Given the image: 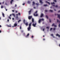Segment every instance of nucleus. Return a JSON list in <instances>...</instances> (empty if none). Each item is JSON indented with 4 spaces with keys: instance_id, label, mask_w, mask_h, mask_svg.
Listing matches in <instances>:
<instances>
[{
    "instance_id": "a211bd4d",
    "label": "nucleus",
    "mask_w": 60,
    "mask_h": 60,
    "mask_svg": "<svg viewBox=\"0 0 60 60\" xmlns=\"http://www.w3.org/2000/svg\"><path fill=\"white\" fill-rule=\"evenodd\" d=\"M51 4H52H52H55V3H54V2H53V3H51Z\"/></svg>"
},
{
    "instance_id": "69168bd1",
    "label": "nucleus",
    "mask_w": 60,
    "mask_h": 60,
    "mask_svg": "<svg viewBox=\"0 0 60 60\" xmlns=\"http://www.w3.org/2000/svg\"><path fill=\"white\" fill-rule=\"evenodd\" d=\"M0 27H2V26L1 25H0Z\"/></svg>"
},
{
    "instance_id": "393cba45",
    "label": "nucleus",
    "mask_w": 60,
    "mask_h": 60,
    "mask_svg": "<svg viewBox=\"0 0 60 60\" xmlns=\"http://www.w3.org/2000/svg\"><path fill=\"white\" fill-rule=\"evenodd\" d=\"M47 4H44V6H47Z\"/></svg>"
},
{
    "instance_id": "774afa93",
    "label": "nucleus",
    "mask_w": 60,
    "mask_h": 60,
    "mask_svg": "<svg viewBox=\"0 0 60 60\" xmlns=\"http://www.w3.org/2000/svg\"><path fill=\"white\" fill-rule=\"evenodd\" d=\"M34 9H35V7H34Z\"/></svg>"
},
{
    "instance_id": "e433bc0d",
    "label": "nucleus",
    "mask_w": 60,
    "mask_h": 60,
    "mask_svg": "<svg viewBox=\"0 0 60 60\" xmlns=\"http://www.w3.org/2000/svg\"><path fill=\"white\" fill-rule=\"evenodd\" d=\"M1 8H3V5H2L1 6Z\"/></svg>"
},
{
    "instance_id": "3c124183",
    "label": "nucleus",
    "mask_w": 60,
    "mask_h": 60,
    "mask_svg": "<svg viewBox=\"0 0 60 60\" xmlns=\"http://www.w3.org/2000/svg\"><path fill=\"white\" fill-rule=\"evenodd\" d=\"M25 33H23V35L24 36H25Z\"/></svg>"
},
{
    "instance_id": "49530a36",
    "label": "nucleus",
    "mask_w": 60,
    "mask_h": 60,
    "mask_svg": "<svg viewBox=\"0 0 60 60\" xmlns=\"http://www.w3.org/2000/svg\"><path fill=\"white\" fill-rule=\"evenodd\" d=\"M49 22H51V20H50V19H49Z\"/></svg>"
},
{
    "instance_id": "680f3d73",
    "label": "nucleus",
    "mask_w": 60,
    "mask_h": 60,
    "mask_svg": "<svg viewBox=\"0 0 60 60\" xmlns=\"http://www.w3.org/2000/svg\"><path fill=\"white\" fill-rule=\"evenodd\" d=\"M12 19H13V20H14V18H13Z\"/></svg>"
},
{
    "instance_id": "6ab92c4d",
    "label": "nucleus",
    "mask_w": 60,
    "mask_h": 60,
    "mask_svg": "<svg viewBox=\"0 0 60 60\" xmlns=\"http://www.w3.org/2000/svg\"><path fill=\"white\" fill-rule=\"evenodd\" d=\"M12 2H13V0H11V1L10 2V3L11 4H12Z\"/></svg>"
},
{
    "instance_id": "bb28decb",
    "label": "nucleus",
    "mask_w": 60,
    "mask_h": 60,
    "mask_svg": "<svg viewBox=\"0 0 60 60\" xmlns=\"http://www.w3.org/2000/svg\"><path fill=\"white\" fill-rule=\"evenodd\" d=\"M49 11H50L51 12H53V10H51V9H50V10H49Z\"/></svg>"
},
{
    "instance_id": "c9c22d12",
    "label": "nucleus",
    "mask_w": 60,
    "mask_h": 60,
    "mask_svg": "<svg viewBox=\"0 0 60 60\" xmlns=\"http://www.w3.org/2000/svg\"><path fill=\"white\" fill-rule=\"evenodd\" d=\"M55 30H56V28H53V30L54 31H55Z\"/></svg>"
},
{
    "instance_id": "c03bdc74",
    "label": "nucleus",
    "mask_w": 60,
    "mask_h": 60,
    "mask_svg": "<svg viewBox=\"0 0 60 60\" xmlns=\"http://www.w3.org/2000/svg\"><path fill=\"white\" fill-rule=\"evenodd\" d=\"M54 27H56V26H57L56 25H54Z\"/></svg>"
},
{
    "instance_id": "4c0bfd02",
    "label": "nucleus",
    "mask_w": 60,
    "mask_h": 60,
    "mask_svg": "<svg viewBox=\"0 0 60 60\" xmlns=\"http://www.w3.org/2000/svg\"><path fill=\"white\" fill-rule=\"evenodd\" d=\"M17 4H15V7H17Z\"/></svg>"
},
{
    "instance_id": "0eeeda50",
    "label": "nucleus",
    "mask_w": 60,
    "mask_h": 60,
    "mask_svg": "<svg viewBox=\"0 0 60 60\" xmlns=\"http://www.w3.org/2000/svg\"><path fill=\"white\" fill-rule=\"evenodd\" d=\"M2 13L3 17H5V16H4V13L3 12H2Z\"/></svg>"
},
{
    "instance_id": "bf43d9fd",
    "label": "nucleus",
    "mask_w": 60,
    "mask_h": 60,
    "mask_svg": "<svg viewBox=\"0 0 60 60\" xmlns=\"http://www.w3.org/2000/svg\"><path fill=\"white\" fill-rule=\"evenodd\" d=\"M44 30H45L44 28L43 29V31H44Z\"/></svg>"
},
{
    "instance_id": "de8ad7c7",
    "label": "nucleus",
    "mask_w": 60,
    "mask_h": 60,
    "mask_svg": "<svg viewBox=\"0 0 60 60\" xmlns=\"http://www.w3.org/2000/svg\"><path fill=\"white\" fill-rule=\"evenodd\" d=\"M31 38H34V36H31Z\"/></svg>"
},
{
    "instance_id": "aec40b11",
    "label": "nucleus",
    "mask_w": 60,
    "mask_h": 60,
    "mask_svg": "<svg viewBox=\"0 0 60 60\" xmlns=\"http://www.w3.org/2000/svg\"><path fill=\"white\" fill-rule=\"evenodd\" d=\"M28 22H26L25 23L26 25V26H28Z\"/></svg>"
},
{
    "instance_id": "13d9d810",
    "label": "nucleus",
    "mask_w": 60,
    "mask_h": 60,
    "mask_svg": "<svg viewBox=\"0 0 60 60\" xmlns=\"http://www.w3.org/2000/svg\"><path fill=\"white\" fill-rule=\"evenodd\" d=\"M2 33V31L1 30H0V33Z\"/></svg>"
},
{
    "instance_id": "603ef678",
    "label": "nucleus",
    "mask_w": 60,
    "mask_h": 60,
    "mask_svg": "<svg viewBox=\"0 0 60 60\" xmlns=\"http://www.w3.org/2000/svg\"><path fill=\"white\" fill-rule=\"evenodd\" d=\"M25 3H23L22 4V5H25Z\"/></svg>"
},
{
    "instance_id": "4d7b16f0",
    "label": "nucleus",
    "mask_w": 60,
    "mask_h": 60,
    "mask_svg": "<svg viewBox=\"0 0 60 60\" xmlns=\"http://www.w3.org/2000/svg\"><path fill=\"white\" fill-rule=\"evenodd\" d=\"M59 26L60 27V24H59Z\"/></svg>"
},
{
    "instance_id": "c756f323",
    "label": "nucleus",
    "mask_w": 60,
    "mask_h": 60,
    "mask_svg": "<svg viewBox=\"0 0 60 60\" xmlns=\"http://www.w3.org/2000/svg\"><path fill=\"white\" fill-rule=\"evenodd\" d=\"M20 21H21V20H19V21H18V23H19V22H20Z\"/></svg>"
},
{
    "instance_id": "f8f14e48",
    "label": "nucleus",
    "mask_w": 60,
    "mask_h": 60,
    "mask_svg": "<svg viewBox=\"0 0 60 60\" xmlns=\"http://www.w3.org/2000/svg\"><path fill=\"white\" fill-rule=\"evenodd\" d=\"M57 15L58 16V18L59 19H60V15H58L57 14Z\"/></svg>"
},
{
    "instance_id": "4be33fe9",
    "label": "nucleus",
    "mask_w": 60,
    "mask_h": 60,
    "mask_svg": "<svg viewBox=\"0 0 60 60\" xmlns=\"http://www.w3.org/2000/svg\"><path fill=\"white\" fill-rule=\"evenodd\" d=\"M49 26L47 27L46 28V29H49Z\"/></svg>"
},
{
    "instance_id": "412c9836",
    "label": "nucleus",
    "mask_w": 60,
    "mask_h": 60,
    "mask_svg": "<svg viewBox=\"0 0 60 60\" xmlns=\"http://www.w3.org/2000/svg\"><path fill=\"white\" fill-rule=\"evenodd\" d=\"M12 16H13L14 17H15V14H14V13H13L12 14Z\"/></svg>"
},
{
    "instance_id": "6e6552de",
    "label": "nucleus",
    "mask_w": 60,
    "mask_h": 60,
    "mask_svg": "<svg viewBox=\"0 0 60 60\" xmlns=\"http://www.w3.org/2000/svg\"><path fill=\"white\" fill-rule=\"evenodd\" d=\"M14 26H13V27H14V26L15 27L17 26V24L16 23H15L14 24Z\"/></svg>"
},
{
    "instance_id": "e2e57ef3",
    "label": "nucleus",
    "mask_w": 60,
    "mask_h": 60,
    "mask_svg": "<svg viewBox=\"0 0 60 60\" xmlns=\"http://www.w3.org/2000/svg\"><path fill=\"white\" fill-rule=\"evenodd\" d=\"M45 40V39H44H44H43V41Z\"/></svg>"
},
{
    "instance_id": "4468645a",
    "label": "nucleus",
    "mask_w": 60,
    "mask_h": 60,
    "mask_svg": "<svg viewBox=\"0 0 60 60\" xmlns=\"http://www.w3.org/2000/svg\"><path fill=\"white\" fill-rule=\"evenodd\" d=\"M56 36H58L59 37H60V35H59V34H56Z\"/></svg>"
},
{
    "instance_id": "6e6d98bb",
    "label": "nucleus",
    "mask_w": 60,
    "mask_h": 60,
    "mask_svg": "<svg viewBox=\"0 0 60 60\" xmlns=\"http://www.w3.org/2000/svg\"><path fill=\"white\" fill-rule=\"evenodd\" d=\"M15 12H16V13H17V12H18V11H16Z\"/></svg>"
},
{
    "instance_id": "79ce46f5",
    "label": "nucleus",
    "mask_w": 60,
    "mask_h": 60,
    "mask_svg": "<svg viewBox=\"0 0 60 60\" xmlns=\"http://www.w3.org/2000/svg\"><path fill=\"white\" fill-rule=\"evenodd\" d=\"M51 36H53V34H51Z\"/></svg>"
},
{
    "instance_id": "37998d69",
    "label": "nucleus",
    "mask_w": 60,
    "mask_h": 60,
    "mask_svg": "<svg viewBox=\"0 0 60 60\" xmlns=\"http://www.w3.org/2000/svg\"><path fill=\"white\" fill-rule=\"evenodd\" d=\"M28 4H30V2L28 1Z\"/></svg>"
},
{
    "instance_id": "0e129e2a",
    "label": "nucleus",
    "mask_w": 60,
    "mask_h": 60,
    "mask_svg": "<svg viewBox=\"0 0 60 60\" xmlns=\"http://www.w3.org/2000/svg\"><path fill=\"white\" fill-rule=\"evenodd\" d=\"M5 5H7V4L6 3H5Z\"/></svg>"
},
{
    "instance_id": "f704fd0d",
    "label": "nucleus",
    "mask_w": 60,
    "mask_h": 60,
    "mask_svg": "<svg viewBox=\"0 0 60 60\" xmlns=\"http://www.w3.org/2000/svg\"><path fill=\"white\" fill-rule=\"evenodd\" d=\"M21 28H21V26H20V29H21Z\"/></svg>"
},
{
    "instance_id": "338daca9",
    "label": "nucleus",
    "mask_w": 60,
    "mask_h": 60,
    "mask_svg": "<svg viewBox=\"0 0 60 60\" xmlns=\"http://www.w3.org/2000/svg\"><path fill=\"white\" fill-rule=\"evenodd\" d=\"M12 11H13V12H14V11L13 10H12Z\"/></svg>"
},
{
    "instance_id": "7c9ffc66",
    "label": "nucleus",
    "mask_w": 60,
    "mask_h": 60,
    "mask_svg": "<svg viewBox=\"0 0 60 60\" xmlns=\"http://www.w3.org/2000/svg\"><path fill=\"white\" fill-rule=\"evenodd\" d=\"M41 20H42V21H44V19H43L42 18V19H41Z\"/></svg>"
},
{
    "instance_id": "b1692460",
    "label": "nucleus",
    "mask_w": 60,
    "mask_h": 60,
    "mask_svg": "<svg viewBox=\"0 0 60 60\" xmlns=\"http://www.w3.org/2000/svg\"><path fill=\"white\" fill-rule=\"evenodd\" d=\"M55 26V24L54 23H53L52 25V26Z\"/></svg>"
},
{
    "instance_id": "c85d7f7f",
    "label": "nucleus",
    "mask_w": 60,
    "mask_h": 60,
    "mask_svg": "<svg viewBox=\"0 0 60 60\" xmlns=\"http://www.w3.org/2000/svg\"><path fill=\"white\" fill-rule=\"evenodd\" d=\"M57 23H58V22H59V20H58V19H57Z\"/></svg>"
},
{
    "instance_id": "09e8293b",
    "label": "nucleus",
    "mask_w": 60,
    "mask_h": 60,
    "mask_svg": "<svg viewBox=\"0 0 60 60\" xmlns=\"http://www.w3.org/2000/svg\"><path fill=\"white\" fill-rule=\"evenodd\" d=\"M45 12H47V11H48L47 10H45Z\"/></svg>"
},
{
    "instance_id": "a878e982",
    "label": "nucleus",
    "mask_w": 60,
    "mask_h": 60,
    "mask_svg": "<svg viewBox=\"0 0 60 60\" xmlns=\"http://www.w3.org/2000/svg\"><path fill=\"white\" fill-rule=\"evenodd\" d=\"M36 5H37V6H38V5H39V4L37 3H36Z\"/></svg>"
},
{
    "instance_id": "ea45409f",
    "label": "nucleus",
    "mask_w": 60,
    "mask_h": 60,
    "mask_svg": "<svg viewBox=\"0 0 60 60\" xmlns=\"http://www.w3.org/2000/svg\"><path fill=\"white\" fill-rule=\"evenodd\" d=\"M18 14L19 15H20V13H18Z\"/></svg>"
},
{
    "instance_id": "1a4fd4ad",
    "label": "nucleus",
    "mask_w": 60,
    "mask_h": 60,
    "mask_svg": "<svg viewBox=\"0 0 60 60\" xmlns=\"http://www.w3.org/2000/svg\"><path fill=\"white\" fill-rule=\"evenodd\" d=\"M41 19H39L38 21V23H41Z\"/></svg>"
},
{
    "instance_id": "7ed1b4c3",
    "label": "nucleus",
    "mask_w": 60,
    "mask_h": 60,
    "mask_svg": "<svg viewBox=\"0 0 60 60\" xmlns=\"http://www.w3.org/2000/svg\"><path fill=\"white\" fill-rule=\"evenodd\" d=\"M32 18V16H29L28 17L29 19H31Z\"/></svg>"
},
{
    "instance_id": "9b49d317",
    "label": "nucleus",
    "mask_w": 60,
    "mask_h": 60,
    "mask_svg": "<svg viewBox=\"0 0 60 60\" xmlns=\"http://www.w3.org/2000/svg\"><path fill=\"white\" fill-rule=\"evenodd\" d=\"M34 16H36V17H37V16H38V14H36V15H35V14H34Z\"/></svg>"
},
{
    "instance_id": "473e14b6",
    "label": "nucleus",
    "mask_w": 60,
    "mask_h": 60,
    "mask_svg": "<svg viewBox=\"0 0 60 60\" xmlns=\"http://www.w3.org/2000/svg\"><path fill=\"white\" fill-rule=\"evenodd\" d=\"M52 29H53V28H51L50 29V31H51V30H52Z\"/></svg>"
},
{
    "instance_id": "2eb2a0df",
    "label": "nucleus",
    "mask_w": 60,
    "mask_h": 60,
    "mask_svg": "<svg viewBox=\"0 0 60 60\" xmlns=\"http://www.w3.org/2000/svg\"><path fill=\"white\" fill-rule=\"evenodd\" d=\"M39 0L40 1H39V2L40 3H41V4H43V2H42V1H41V0Z\"/></svg>"
},
{
    "instance_id": "ddd939ff",
    "label": "nucleus",
    "mask_w": 60,
    "mask_h": 60,
    "mask_svg": "<svg viewBox=\"0 0 60 60\" xmlns=\"http://www.w3.org/2000/svg\"><path fill=\"white\" fill-rule=\"evenodd\" d=\"M53 6H54V7H56V8H57L58 7V6L57 5H56L55 6V5H52Z\"/></svg>"
},
{
    "instance_id": "39448f33",
    "label": "nucleus",
    "mask_w": 60,
    "mask_h": 60,
    "mask_svg": "<svg viewBox=\"0 0 60 60\" xmlns=\"http://www.w3.org/2000/svg\"><path fill=\"white\" fill-rule=\"evenodd\" d=\"M15 19L16 20H19V18L18 16H16L15 17Z\"/></svg>"
},
{
    "instance_id": "f257e3e1",
    "label": "nucleus",
    "mask_w": 60,
    "mask_h": 60,
    "mask_svg": "<svg viewBox=\"0 0 60 60\" xmlns=\"http://www.w3.org/2000/svg\"><path fill=\"white\" fill-rule=\"evenodd\" d=\"M31 24H32V22H30L29 25V27L27 28L28 31H30V29H31Z\"/></svg>"
},
{
    "instance_id": "cd10ccee",
    "label": "nucleus",
    "mask_w": 60,
    "mask_h": 60,
    "mask_svg": "<svg viewBox=\"0 0 60 60\" xmlns=\"http://www.w3.org/2000/svg\"><path fill=\"white\" fill-rule=\"evenodd\" d=\"M37 12H38L37 11H36V12L34 13V14H35L36 13H37Z\"/></svg>"
},
{
    "instance_id": "a19ab883",
    "label": "nucleus",
    "mask_w": 60,
    "mask_h": 60,
    "mask_svg": "<svg viewBox=\"0 0 60 60\" xmlns=\"http://www.w3.org/2000/svg\"><path fill=\"white\" fill-rule=\"evenodd\" d=\"M47 3H48V4H49L50 5V3H49V2H47Z\"/></svg>"
},
{
    "instance_id": "58836bf2",
    "label": "nucleus",
    "mask_w": 60,
    "mask_h": 60,
    "mask_svg": "<svg viewBox=\"0 0 60 60\" xmlns=\"http://www.w3.org/2000/svg\"><path fill=\"white\" fill-rule=\"evenodd\" d=\"M54 1L55 2H56V0H54Z\"/></svg>"
},
{
    "instance_id": "5fc2aeb1",
    "label": "nucleus",
    "mask_w": 60,
    "mask_h": 60,
    "mask_svg": "<svg viewBox=\"0 0 60 60\" xmlns=\"http://www.w3.org/2000/svg\"><path fill=\"white\" fill-rule=\"evenodd\" d=\"M11 14L10 15V17H11Z\"/></svg>"
},
{
    "instance_id": "dca6fc26",
    "label": "nucleus",
    "mask_w": 60,
    "mask_h": 60,
    "mask_svg": "<svg viewBox=\"0 0 60 60\" xmlns=\"http://www.w3.org/2000/svg\"><path fill=\"white\" fill-rule=\"evenodd\" d=\"M32 22H33V23H34V19L33 18H32Z\"/></svg>"
},
{
    "instance_id": "9d476101",
    "label": "nucleus",
    "mask_w": 60,
    "mask_h": 60,
    "mask_svg": "<svg viewBox=\"0 0 60 60\" xmlns=\"http://www.w3.org/2000/svg\"><path fill=\"white\" fill-rule=\"evenodd\" d=\"M29 35V34L28 33L27 34V35L25 37H26V38H27L28 37V36Z\"/></svg>"
},
{
    "instance_id": "a18cd8bd",
    "label": "nucleus",
    "mask_w": 60,
    "mask_h": 60,
    "mask_svg": "<svg viewBox=\"0 0 60 60\" xmlns=\"http://www.w3.org/2000/svg\"><path fill=\"white\" fill-rule=\"evenodd\" d=\"M24 32V31L23 30H22L21 31V32H22V33H23Z\"/></svg>"
},
{
    "instance_id": "052dcab7",
    "label": "nucleus",
    "mask_w": 60,
    "mask_h": 60,
    "mask_svg": "<svg viewBox=\"0 0 60 60\" xmlns=\"http://www.w3.org/2000/svg\"><path fill=\"white\" fill-rule=\"evenodd\" d=\"M45 2L46 3H48V2L47 1H46Z\"/></svg>"
},
{
    "instance_id": "423d86ee",
    "label": "nucleus",
    "mask_w": 60,
    "mask_h": 60,
    "mask_svg": "<svg viewBox=\"0 0 60 60\" xmlns=\"http://www.w3.org/2000/svg\"><path fill=\"white\" fill-rule=\"evenodd\" d=\"M43 13H41V15H40V17L41 18H42V17H43Z\"/></svg>"
},
{
    "instance_id": "5701e85b",
    "label": "nucleus",
    "mask_w": 60,
    "mask_h": 60,
    "mask_svg": "<svg viewBox=\"0 0 60 60\" xmlns=\"http://www.w3.org/2000/svg\"><path fill=\"white\" fill-rule=\"evenodd\" d=\"M45 17L46 18H47V19H48V16H47V15H46L45 16Z\"/></svg>"
},
{
    "instance_id": "20e7f679",
    "label": "nucleus",
    "mask_w": 60,
    "mask_h": 60,
    "mask_svg": "<svg viewBox=\"0 0 60 60\" xmlns=\"http://www.w3.org/2000/svg\"><path fill=\"white\" fill-rule=\"evenodd\" d=\"M32 10V9H31L30 10V11H29L28 12H29V15H30L31 14V11Z\"/></svg>"
},
{
    "instance_id": "864d4df0",
    "label": "nucleus",
    "mask_w": 60,
    "mask_h": 60,
    "mask_svg": "<svg viewBox=\"0 0 60 60\" xmlns=\"http://www.w3.org/2000/svg\"><path fill=\"white\" fill-rule=\"evenodd\" d=\"M7 21H8V22H9V19H8Z\"/></svg>"
},
{
    "instance_id": "f03ea898",
    "label": "nucleus",
    "mask_w": 60,
    "mask_h": 60,
    "mask_svg": "<svg viewBox=\"0 0 60 60\" xmlns=\"http://www.w3.org/2000/svg\"><path fill=\"white\" fill-rule=\"evenodd\" d=\"M36 24H37L36 23H35V24L33 23L32 24V25L34 26V27H35L36 26H35L36 25Z\"/></svg>"
},
{
    "instance_id": "8fccbe9b",
    "label": "nucleus",
    "mask_w": 60,
    "mask_h": 60,
    "mask_svg": "<svg viewBox=\"0 0 60 60\" xmlns=\"http://www.w3.org/2000/svg\"><path fill=\"white\" fill-rule=\"evenodd\" d=\"M18 14H16V16H18Z\"/></svg>"
},
{
    "instance_id": "f3484780",
    "label": "nucleus",
    "mask_w": 60,
    "mask_h": 60,
    "mask_svg": "<svg viewBox=\"0 0 60 60\" xmlns=\"http://www.w3.org/2000/svg\"><path fill=\"white\" fill-rule=\"evenodd\" d=\"M32 3H33V4H32L33 5H34L35 4V2H34V1H33Z\"/></svg>"
},
{
    "instance_id": "72a5a7b5",
    "label": "nucleus",
    "mask_w": 60,
    "mask_h": 60,
    "mask_svg": "<svg viewBox=\"0 0 60 60\" xmlns=\"http://www.w3.org/2000/svg\"><path fill=\"white\" fill-rule=\"evenodd\" d=\"M8 18H9L10 19H11V17L10 16H8Z\"/></svg>"
},
{
    "instance_id": "2f4dec72",
    "label": "nucleus",
    "mask_w": 60,
    "mask_h": 60,
    "mask_svg": "<svg viewBox=\"0 0 60 60\" xmlns=\"http://www.w3.org/2000/svg\"><path fill=\"white\" fill-rule=\"evenodd\" d=\"M23 22L24 23H25V19L23 20Z\"/></svg>"
}]
</instances>
